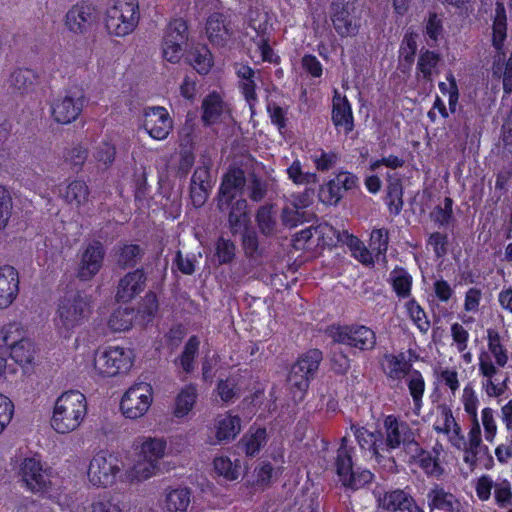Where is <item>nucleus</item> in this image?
<instances>
[{
    "instance_id": "nucleus-1",
    "label": "nucleus",
    "mask_w": 512,
    "mask_h": 512,
    "mask_svg": "<svg viewBox=\"0 0 512 512\" xmlns=\"http://www.w3.org/2000/svg\"><path fill=\"white\" fill-rule=\"evenodd\" d=\"M87 415V400L78 390L62 393L55 401L51 426L61 434L75 431Z\"/></svg>"
},
{
    "instance_id": "nucleus-2",
    "label": "nucleus",
    "mask_w": 512,
    "mask_h": 512,
    "mask_svg": "<svg viewBox=\"0 0 512 512\" xmlns=\"http://www.w3.org/2000/svg\"><path fill=\"white\" fill-rule=\"evenodd\" d=\"M139 21L138 0H111L105 12V28L111 36L125 37L133 33Z\"/></svg>"
},
{
    "instance_id": "nucleus-3",
    "label": "nucleus",
    "mask_w": 512,
    "mask_h": 512,
    "mask_svg": "<svg viewBox=\"0 0 512 512\" xmlns=\"http://www.w3.org/2000/svg\"><path fill=\"white\" fill-rule=\"evenodd\" d=\"M122 463L119 458L107 451L96 453L90 460L87 476L95 487H111L122 476Z\"/></svg>"
},
{
    "instance_id": "nucleus-4",
    "label": "nucleus",
    "mask_w": 512,
    "mask_h": 512,
    "mask_svg": "<svg viewBox=\"0 0 512 512\" xmlns=\"http://www.w3.org/2000/svg\"><path fill=\"white\" fill-rule=\"evenodd\" d=\"M353 448L347 446V438L343 437L335 458L336 472L342 485L358 490L370 483L373 474L369 470H354L352 463Z\"/></svg>"
},
{
    "instance_id": "nucleus-5",
    "label": "nucleus",
    "mask_w": 512,
    "mask_h": 512,
    "mask_svg": "<svg viewBox=\"0 0 512 512\" xmlns=\"http://www.w3.org/2000/svg\"><path fill=\"white\" fill-rule=\"evenodd\" d=\"M133 364L132 352L121 347H109L97 350L93 360V369L100 377H114L130 370Z\"/></svg>"
},
{
    "instance_id": "nucleus-6",
    "label": "nucleus",
    "mask_w": 512,
    "mask_h": 512,
    "mask_svg": "<svg viewBox=\"0 0 512 512\" xmlns=\"http://www.w3.org/2000/svg\"><path fill=\"white\" fill-rule=\"evenodd\" d=\"M384 449L389 452L393 449L403 448L406 453H416L418 450V442L416 433L410 425L395 417L388 415L384 419Z\"/></svg>"
},
{
    "instance_id": "nucleus-7",
    "label": "nucleus",
    "mask_w": 512,
    "mask_h": 512,
    "mask_svg": "<svg viewBox=\"0 0 512 512\" xmlns=\"http://www.w3.org/2000/svg\"><path fill=\"white\" fill-rule=\"evenodd\" d=\"M153 388L149 383L139 382L132 385L122 396L120 409L122 414L135 420L143 417L151 407Z\"/></svg>"
},
{
    "instance_id": "nucleus-8",
    "label": "nucleus",
    "mask_w": 512,
    "mask_h": 512,
    "mask_svg": "<svg viewBox=\"0 0 512 512\" xmlns=\"http://www.w3.org/2000/svg\"><path fill=\"white\" fill-rule=\"evenodd\" d=\"M188 41V24L183 18L172 19L164 32L162 40L163 58L170 63H178Z\"/></svg>"
},
{
    "instance_id": "nucleus-9",
    "label": "nucleus",
    "mask_w": 512,
    "mask_h": 512,
    "mask_svg": "<svg viewBox=\"0 0 512 512\" xmlns=\"http://www.w3.org/2000/svg\"><path fill=\"white\" fill-rule=\"evenodd\" d=\"M99 19V7L89 0H81L66 12L65 26L74 34H85L92 30Z\"/></svg>"
},
{
    "instance_id": "nucleus-10",
    "label": "nucleus",
    "mask_w": 512,
    "mask_h": 512,
    "mask_svg": "<svg viewBox=\"0 0 512 512\" xmlns=\"http://www.w3.org/2000/svg\"><path fill=\"white\" fill-rule=\"evenodd\" d=\"M19 477L32 492H44L51 485V470L37 457H27L20 463Z\"/></svg>"
},
{
    "instance_id": "nucleus-11",
    "label": "nucleus",
    "mask_w": 512,
    "mask_h": 512,
    "mask_svg": "<svg viewBox=\"0 0 512 512\" xmlns=\"http://www.w3.org/2000/svg\"><path fill=\"white\" fill-rule=\"evenodd\" d=\"M330 332L334 341L361 350L372 349L376 342L374 331L363 325L351 324L332 327Z\"/></svg>"
},
{
    "instance_id": "nucleus-12",
    "label": "nucleus",
    "mask_w": 512,
    "mask_h": 512,
    "mask_svg": "<svg viewBox=\"0 0 512 512\" xmlns=\"http://www.w3.org/2000/svg\"><path fill=\"white\" fill-rule=\"evenodd\" d=\"M358 178L351 172L340 171L328 182L319 186L318 199L325 205H337L346 191L356 188Z\"/></svg>"
},
{
    "instance_id": "nucleus-13",
    "label": "nucleus",
    "mask_w": 512,
    "mask_h": 512,
    "mask_svg": "<svg viewBox=\"0 0 512 512\" xmlns=\"http://www.w3.org/2000/svg\"><path fill=\"white\" fill-rule=\"evenodd\" d=\"M478 361V373L482 377V390L489 398H500L508 389L509 377L506 376L503 381H498L499 368L488 355L479 354Z\"/></svg>"
},
{
    "instance_id": "nucleus-14",
    "label": "nucleus",
    "mask_w": 512,
    "mask_h": 512,
    "mask_svg": "<svg viewBox=\"0 0 512 512\" xmlns=\"http://www.w3.org/2000/svg\"><path fill=\"white\" fill-rule=\"evenodd\" d=\"M105 257V248L100 241L89 243L83 250L78 263L76 276L81 281H90L101 270Z\"/></svg>"
},
{
    "instance_id": "nucleus-15",
    "label": "nucleus",
    "mask_w": 512,
    "mask_h": 512,
    "mask_svg": "<svg viewBox=\"0 0 512 512\" xmlns=\"http://www.w3.org/2000/svg\"><path fill=\"white\" fill-rule=\"evenodd\" d=\"M143 128L152 139L164 140L173 129V120L165 107H149L144 112Z\"/></svg>"
},
{
    "instance_id": "nucleus-16",
    "label": "nucleus",
    "mask_w": 512,
    "mask_h": 512,
    "mask_svg": "<svg viewBox=\"0 0 512 512\" xmlns=\"http://www.w3.org/2000/svg\"><path fill=\"white\" fill-rule=\"evenodd\" d=\"M356 0H332L330 18L338 35L345 37L355 30Z\"/></svg>"
},
{
    "instance_id": "nucleus-17",
    "label": "nucleus",
    "mask_w": 512,
    "mask_h": 512,
    "mask_svg": "<svg viewBox=\"0 0 512 512\" xmlns=\"http://www.w3.org/2000/svg\"><path fill=\"white\" fill-rule=\"evenodd\" d=\"M147 275L144 268L129 271L120 278L115 299L118 303H129L145 288Z\"/></svg>"
},
{
    "instance_id": "nucleus-18",
    "label": "nucleus",
    "mask_w": 512,
    "mask_h": 512,
    "mask_svg": "<svg viewBox=\"0 0 512 512\" xmlns=\"http://www.w3.org/2000/svg\"><path fill=\"white\" fill-rule=\"evenodd\" d=\"M331 120L338 133L349 136L354 128V115L352 105L348 98L335 91L332 100Z\"/></svg>"
},
{
    "instance_id": "nucleus-19",
    "label": "nucleus",
    "mask_w": 512,
    "mask_h": 512,
    "mask_svg": "<svg viewBox=\"0 0 512 512\" xmlns=\"http://www.w3.org/2000/svg\"><path fill=\"white\" fill-rule=\"evenodd\" d=\"M378 506L389 512L407 511L422 512L411 494L404 489H394L378 493Z\"/></svg>"
},
{
    "instance_id": "nucleus-20",
    "label": "nucleus",
    "mask_w": 512,
    "mask_h": 512,
    "mask_svg": "<svg viewBox=\"0 0 512 512\" xmlns=\"http://www.w3.org/2000/svg\"><path fill=\"white\" fill-rule=\"evenodd\" d=\"M91 313V303L80 292L66 294L59 301L60 320H84Z\"/></svg>"
},
{
    "instance_id": "nucleus-21",
    "label": "nucleus",
    "mask_w": 512,
    "mask_h": 512,
    "mask_svg": "<svg viewBox=\"0 0 512 512\" xmlns=\"http://www.w3.org/2000/svg\"><path fill=\"white\" fill-rule=\"evenodd\" d=\"M84 102L83 95H66L56 99L51 106L53 119L59 124L74 122L83 111Z\"/></svg>"
},
{
    "instance_id": "nucleus-22",
    "label": "nucleus",
    "mask_w": 512,
    "mask_h": 512,
    "mask_svg": "<svg viewBox=\"0 0 512 512\" xmlns=\"http://www.w3.org/2000/svg\"><path fill=\"white\" fill-rule=\"evenodd\" d=\"M245 173L241 168H230L222 177L219 187V209L224 205H230L238 192H241L245 186Z\"/></svg>"
},
{
    "instance_id": "nucleus-23",
    "label": "nucleus",
    "mask_w": 512,
    "mask_h": 512,
    "mask_svg": "<svg viewBox=\"0 0 512 512\" xmlns=\"http://www.w3.org/2000/svg\"><path fill=\"white\" fill-rule=\"evenodd\" d=\"M205 30L213 45L224 47L232 35L231 21L227 15L213 12L207 18Z\"/></svg>"
},
{
    "instance_id": "nucleus-24",
    "label": "nucleus",
    "mask_w": 512,
    "mask_h": 512,
    "mask_svg": "<svg viewBox=\"0 0 512 512\" xmlns=\"http://www.w3.org/2000/svg\"><path fill=\"white\" fill-rule=\"evenodd\" d=\"M19 273L11 265L0 267V309L8 308L19 293Z\"/></svg>"
},
{
    "instance_id": "nucleus-25",
    "label": "nucleus",
    "mask_w": 512,
    "mask_h": 512,
    "mask_svg": "<svg viewBox=\"0 0 512 512\" xmlns=\"http://www.w3.org/2000/svg\"><path fill=\"white\" fill-rule=\"evenodd\" d=\"M351 430L361 450L368 452L371 458L379 459L384 449L383 434L380 431H369L365 427L351 425Z\"/></svg>"
},
{
    "instance_id": "nucleus-26",
    "label": "nucleus",
    "mask_w": 512,
    "mask_h": 512,
    "mask_svg": "<svg viewBox=\"0 0 512 512\" xmlns=\"http://www.w3.org/2000/svg\"><path fill=\"white\" fill-rule=\"evenodd\" d=\"M226 206L230 207L227 222L232 236H236L242 231L250 228L251 219L248 210V203L245 199H238Z\"/></svg>"
},
{
    "instance_id": "nucleus-27",
    "label": "nucleus",
    "mask_w": 512,
    "mask_h": 512,
    "mask_svg": "<svg viewBox=\"0 0 512 512\" xmlns=\"http://www.w3.org/2000/svg\"><path fill=\"white\" fill-rule=\"evenodd\" d=\"M225 102L222 96L212 91L207 94L201 104V121L204 127H211L217 124L223 115Z\"/></svg>"
},
{
    "instance_id": "nucleus-28",
    "label": "nucleus",
    "mask_w": 512,
    "mask_h": 512,
    "mask_svg": "<svg viewBox=\"0 0 512 512\" xmlns=\"http://www.w3.org/2000/svg\"><path fill=\"white\" fill-rule=\"evenodd\" d=\"M384 373L389 379L401 381L412 371L411 360L404 352L385 354L381 362Z\"/></svg>"
},
{
    "instance_id": "nucleus-29",
    "label": "nucleus",
    "mask_w": 512,
    "mask_h": 512,
    "mask_svg": "<svg viewBox=\"0 0 512 512\" xmlns=\"http://www.w3.org/2000/svg\"><path fill=\"white\" fill-rule=\"evenodd\" d=\"M403 195L404 188L401 178L397 175H388L384 203L390 215L397 216L401 213L404 206Z\"/></svg>"
},
{
    "instance_id": "nucleus-30",
    "label": "nucleus",
    "mask_w": 512,
    "mask_h": 512,
    "mask_svg": "<svg viewBox=\"0 0 512 512\" xmlns=\"http://www.w3.org/2000/svg\"><path fill=\"white\" fill-rule=\"evenodd\" d=\"M429 507L446 512H465L461 502L443 488L436 486L427 494Z\"/></svg>"
},
{
    "instance_id": "nucleus-31",
    "label": "nucleus",
    "mask_w": 512,
    "mask_h": 512,
    "mask_svg": "<svg viewBox=\"0 0 512 512\" xmlns=\"http://www.w3.org/2000/svg\"><path fill=\"white\" fill-rule=\"evenodd\" d=\"M214 429L218 443L233 440L241 431V419L229 413L218 415Z\"/></svg>"
},
{
    "instance_id": "nucleus-32",
    "label": "nucleus",
    "mask_w": 512,
    "mask_h": 512,
    "mask_svg": "<svg viewBox=\"0 0 512 512\" xmlns=\"http://www.w3.org/2000/svg\"><path fill=\"white\" fill-rule=\"evenodd\" d=\"M137 450L140 457L159 465V461L166 455L167 441L163 437H141L138 439Z\"/></svg>"
},
{
    "instance_id": "nucleus-33",
    "label": "nucleus",
    "mask_w": 512,
    "mask_h": 512,
    "mask_svg": "<svg viewBox=\"0 0 512 512\" xmlns=\"http://www.w3.org/2000/svg\"><path fill=\"white\" fill-rule=\"evenodd\" d=\"M460 450L464 451V462L474 469L479 456L488 451V447L483 444L481 430L469 429L467 442Z\"/></svg>"
},
{
    "instance_id": "nucleus-34",
    "label": "nucleus",
    "mask_w": 512,
    "mask_h": 512,
    "mask_svg": "<svg viewBox=\"0 0 512 512\" xmlns=\"http://www.w3.org/2000/svg\"><path fill=\"white\" fill-rule=\"evenodd\" d=\"M186 60L201 75L208 74L214 64L211 51L206 45L201 44L188 51Z\"/></svg>"
},
{
    "instance_id": "nucleus-35",
    "label": "nucleus",
    "mask_w": 512,
    "mask_h": 512,
    "mask_svg": "<svg viewBox=\"0 0 512 512\" xmlns=\"http://www.w3.org/2000/svg\"><path fill=\"white\" fill-rule=\"evenodd\" d=\"M507 38V16L505 6L502 2L497 1L495 6V14L492 23V46L500 51Z\"/></svg>"
},
{
    "instance_id": "nucleus-36",
    "label": "nucleus",
    "mask_w": 512,
    "mask_h": 512,
    "mask_svg": "<svg viewBox=\"0 0 512 512\" xmlns=\"http://www.w3.org/2000/svg\"><path fill=\"white\" fill-rule=\"evenodd\" d=\"M389 283L399 299H406L411 295L413 278L406 268L395 266L389 274Z\"/></svg>"
},
{
    "instance_id": "nucleus-37",
    "label": "nucleus",
    "mask_w": 512,
    "mask_h": 512,
    "mask_svg": "<svg viewBox=\"0 0 512 512\" xmlns=\"http://www.w3.org/2000/svg\"><path fill=\"white\" fill-rule=\"evenodd\" d=\"M198 397L197 387L194 384H187L180 389L178 392L174 408L173 414L177 418H182L193 409L196 400Z\"/></svg>"
},
{
    "instance_id": "nucleus-38",
    "label": "nucleus",
    "mask_w": 512,
    "mask_h": 512,
    "mask_svg": "<svg viewBox=\"0 0 512 512\" xmlns=\"http://www.w3.org/2000/svg\"><path fill=\"white\" fill-rule=\"evenodd\" d=\"M343 242L349 247L352 256L365 266H373L375 256L371 249H368L364 243L355 235L344 231L342 234Z\"/></svg>"
},
{
    "instance_id": "nucleus-39",
    "label": "nucleus",
    "mask_w": 512,
    "mask_h": 512,
    "mask_svg": "<svg viewBox=\"0 0 512 512\" xmlns=\"http://www.w3.org/2000/svg\"><path fill=\"white\" fill-rule=\"evenodd\" d=\"M158 469V464L147 458L140 457L137 452V460L133 466L125 472V477L129 482H143L154 476Z\"/></svg>"
},
{
    "instance_id": "nucleus-40",
    "label": "nucleus",
    "mask_w": 512,
    "mask_h": 512,
    "mask_svg": "<svg viewBox=\"0 0 512 512\" xmlns=\"http://www.w3.org/2000/svg\"><path fill=\"white\" fill-rule=\"evenodd\" d=\"M89 195L87 183L84 180L75 179L66 186L62 197L68 205L80 208L88 202Z\"/></svg>"
},
{
    "instance_id": "nucleus-41",
    "label": "nucleus",
    "mask_w": 512,
    "mask_h": 512,
    "mask_svg": "<svg viewBox=\"0 0 512 512\" xmlns=\"http://www.w3.org/2000/svg\"><path fill=\"white\" fill-rule=\"evenodd\" d=\"M460 400L470 421L469 429L481 430L478 418V407L480 401L476 391L471 384H467L464 387Z\"/></svg>"
},
{
    "instance_id": "nucleus-42",
    "label": "nucleus",
    "mask_w": 512,
    "mask_h": 512,
    "mask_svg": "<svg viewBox=\"0 0 512 512\" xmlns=\"http://www.w3.org/2000/svg\"><path fill=\"white\" fill-rule=\"evenodd\" d=\"M418 450L416 453H407L410 458L419 464L424 472L432 477H440L444 470L441 467L438 458L433 457L430 452L424 450L418 443Z\"/></svg>"
},
{
    "instance_id": "nucleus-43",
    "label": "nucleus",
    "mask_w": 512,
    "mask_h": 512,
    "mask_svg": "<svg viewBox=\"0 0 512 512\" xmlns=\"http://www.w3.org/2000/svg\"><path fill=\"white\" fill-rule=\"evenodd\" d=\"M191 502V492L188 488L171 489L165 493L164 508L169 512H182Z\"/></svg>"
},
{
    "instance_id": "nucleus-44",
    "label": "nucleus",
    "mask_w": 512,
    "mask_h": 512,
    "mask_svg": "<svg viewBox=\"0 0 512 512\" xmlns=\"http://www.w3.org/2000/svg\"><path fill=\"white\" fill-rule=\"evenodd\" d=\"M266 437L265 428H250L241 439L240 445L247 456H254L266 444Z\"/></svg>"
},
{
    "instance_id": "nucleus-45",
    "label": "nucleus",
    "mask_w": 512,
    "mask_h": 512,
    "mask_svg": "<svg viewBox=\"0 0 512 512\" xmlns=\"http://www.w3.org/2000/svg\"><path fill=\"white\" fill-rule=\"evenodd\" d=\"M406 382L413 400L414 408L417 414L422 407V398L425 391V381L418 370H412L406 375Z\"/></svg>"
},
{
    "instance_id": "nucleus-46",
    "label": "nucleus",
    "mask_w": 512,
    "mask_h": 512,
    "mask_svg": "<svg viewBox=\"0 0 512 512\" xmlns=\"http://www.w3.org/2000/svg\"><path fill=\"white\" fill-rule=\"evenodd\" d=\"M36 349L34 344L29 340H21L12 345L10 356L21 367L31 365L35 359Z\"/></svg>"
},
{
    "instance_id": "nucleus-47",
    "label": "nucleus",
    "mask_w": 512,
    "mask_h": 512,
    "mask_svg": "<svg viewBox=\"0 0 512 512\" xmlns=\"http://www.w3.org/2000/svg\"><path fill=\"white\" fill-rule=\"evenodd\" d=\"M322 359L323 355L320 350L310 349L298 358L294 366L299 372L306 373L313 378L318 371Z\"/></svg>"
},
{
    "instance_id": "nucleus-48",
    "label": "nucleus",
    "mask_w": 512,
    "mask_h": 512,
    "mask_svg": "<svg viewBox=\"0 0 512 512\" xmlns=\"http://www.w3.org/2000/svg\"><path fill=\"white\" fill-rule=\"evenodd\" d=\"M389 246V233L386 228L373 229L370 233L369 248L377 261L386 260Z\"/></svg>"
},
{
    "instance_id": "nucleus-49",
    "label": "nucleus",
    "mask_w": 512,
    "mask_h": 512,
    "mask_svg": "<svg viewBox=\"0 0 512 512\" xmlns=\"http://www.w3.org/2000/svg\"><path fill=\"white\" fill-rule=\"evenodd\" d=\"M37 79V73L29 68H18L10 76L11 85L21 93L32 90Z\"/></svg>"
},
{
    "instance_id": "nucleus-50",
    "label": "nucleus",
    "mask_w": 512,
    "mask_h": 512,
    "mask_svg": "<svg viewBox=\"0 0 512 512\" xmlns=\"http://www.w3.org/2000/svg\"><path fill=\"white\" fill-rule=\"evenodd\" d=\"M444 31L442 16L436 12L430 11L424 22V34L427 43L435 47Z\"/></svg>"
},
{
    "instance_id": "nucleus-51",
    "label": "nucleus",
    "mask_w": 512,
    "mask_h": 512,
    "mask_svg": "<svg viewBox=\"0 0 512 512\" xmlns=\"http://www.w3.org/2000/svg\"><path fill=\"white\" fill-rule=\"evenodd\" d=\"M417 37L418 35L415 32H406L400 44L399 58L408 70L411 69L417 54Z\"/></svg>"
},
{
    "instance_id": "nucleus-52",
    "label": "nucleus",
    "mask_w": 512,
    "mask_h": 512,
    "mask_svg": "<svg viewBox=\"0 0 512 512\" xmlns=\"http://www.w3.org/2000/svg\"><path fill=\"white\" fill-rule=\"evenodd\" d=\"M439 61V53L428 49L422 50L417 61V73H420L425 81H431L433 69L437 67Z\"/></svg>"
},
{
    "instance_id": "nucleus-53",
    "label": "nucleus",
    "mask_w": 512,
    "mask_h": 512,
    "mask_svg": "<svg viewBox=\"0 0 512 512\" xmlns=\"http://www.w3.org/2000/svg\"><path fill=\"white\" fill-rule=\"evenodd\" d=\"M132 328V322H98L94 327L95 340L111 339L116 333L126 332Z\"/></svg>"
},
{
    "instance_id": "nucleus-54",
    "label": "nucleus",
    "mask_w": 512,
    "mask_h": 512,
    "mask_svg": "<svg viewBox=\"0 0 512 512\" xmlns=\"http://www.w3.org/2000/svg\"><path fill=\"white\" fill-rule=\"evenodd\" d=\"M287 177L295 185H309L318 182V175L315 172H304L299 159H295L286 169Z\"/></svg>"
},
{
    "instance_id": "nucleus-55",
    "label": "nucleus",
    "mask_w": 512,
    "mask_h": 512,
    "mask_svg": "<svg viewBox=\"0 0 512 512\" xmlns=\"http://www.w3.org/2000/svg\"><path fill=\"white\" fill-rule=\"evenodd\" d=\"M214 248V256L220 265L231 264L234 261L236 245L231 239L224 238L223 236L218 237Z\"/></svg>"
},
{
    "instance_id": "nucleus-56",
    "label": "nucleus",
    "mask_w": 512,
    "mask_h": 512,
    "mask_svg": "<svg viewBox=\"0 0 512 512\" xmlns=\"http://www.w3.org/2000/svg\"><path fill=\"white\" fill-rule=\"evenodd\" d=\"M453 199L444 198V205H437L430 214L431 220L439 227L446 228L454 222Z\"/></svg>"
},
{
    "instance_id": "nucleus-57",
    "label": "nucleus",
    "mask_w": 512,
    "mask_h": 512,
    "mask_svg": "<svg viewBox=\"0 0 512 512\" xmlns=\"http://www.w3.org/2000/svg\"><path fill=\"white\" fill-rule=\"evenodd\" d=\"M215 472L226 480L233 481L240 476L241 466L238 461L233 463L228 457H216L213 461Z\"/></svg>"
},
{
    "instance_id": "nucleus-58",
    "label": "nucleus",
    "mask_w": 512,
    "mask_h": 512,
    "mask_svg": "<svg viewBox=\"0 0 512 512\" xmlns=\"http://www.w3.org/2000/svg\"><path fill=\"white\" fill-rule=\"evenodd\" d=\"M142 256L143 250L138 244H124L118 253V265L123 269L133 268Z\"/></svg>"
},
{
    "instance_id": "nucleus-59",
    "label": "nucleus",
    "mask_w": 512,
    "mask_h": 512,
    "mask_svg": "<svg viewBox=\"0 0 512 512\" xmlns=\"http://www.w3.org/2000/svg\"><path fill=\"white\" fill-rule=\"evenodd\" d=\"M492 75L496 79L502 78L503 96H509L512 93V52L504 65V69L500 63L494 62Z\"/></svg>"
},
{
    "instance_id": "nucleus-60",
    "label": "nucleus",
    "mask_w": 512,
    "mask_h": 512,
    "mask_svg": "<svg viewBox=\"0 0 512 512\" xmlns=\"http://www.w3.org/2000/svg\"><path fill=\"white\" fill-rule=\"evenodd\" d=\"M24 340L22 338V329L20 322H7L0 329V348L12 347L19 341Z\"/></svg>"
},
{
    "instance_id": "nucleus-61",
    "label": "nucleus",
    "mask_w": 512,
    "mask_h": 512,
    "mask_svg": "<svg viewBox=\"0 0 512 512\" xmlns=\"http://www.w3.org/2000/svg\"><path fill=\"white\" fill-rule=\"evenodd\" d=\"M437 417L433 424V429L438 434L446 435L456 420L451 408L446 404L437 406Z\"/></svg>"
},
{
    "instance_id": "nucleus-62",
    "label": "nucleus",
    "mask_w": 512,
    "mask_h": 512,
    "mask_svg": "<svg viewBox=\"0 0 512 512\" xmlns=\"http://www.w3.org/2000/svg\"><path fill=\"white\" fill-rule=\"evenodd\" d=\"M256 222L262 234L269 236L274 232L276 221L271 206L263 205L258 208Z\"/></svg>"
},
{
    "instance_id": "nucleus-63",
    "label": "nucleus",
    "mask_w": 512,
    "mask_h": 512,
    "mask_svg": "<svg viewBox=\"0 0 512 512\" xmlns=\"http://www.w3.org/2000/svg\"><path fill=\"white\" fill-rule=\"evenodd\" d=\"M94 159L106 168L110 167L116 157V146L110 141H101L94 149Z\"/></svg>"
},
{
    "instance_id": "nucleus-64",
    "label": "nucleus",
    "mask_w": 512,
    "mask_h": 512,
    "mask_svg": "<svg viewBox=\"0 0 512 512\" xmlns=\"http://www.w3.org/2000/svg\"><path fill=\"white\" fill-rule=\"evenodd\" d=\"M159 309V301L157 295L153 291H148L145 296L138 302L137 314L141 318H154Z\"/></svg>"
}]
</instances>
